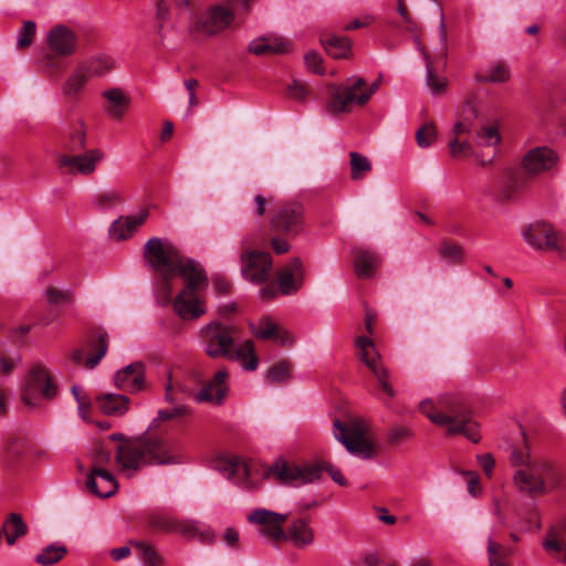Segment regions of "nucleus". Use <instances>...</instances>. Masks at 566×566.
<instances>
[{
  "instance_id": "1",
  "label": "nucleus",
  "mask_w": 566,
  "mask_h": 566,
  "mask_svg": "<svg viewBox=\"0 0 566 566\" xmlns=\"http://www.w3.org/2000/svg\"><path fill=\"white\" fill-rule=\"evenodd\" d=\"M143 258L155 273V289L163 305L171 303L172 280L179 275L184 289L172 301L176 314L187 321L197 319L206 313L197 293L208 285L203 268L193 259L186 256L168 240L150 238L144 245Z\"/></svg>"
},
{
  "instance_id": "2",
  "label": "nucleus",
  "mask_w": 566,
  "mask_h": 566,
  "mask_svg": "<svg viewBox=\"0 0 566 566\" xmlns=\"http://www.w3.org/2000/svg\"><path fill=\"white\" fill-rule=\"evenodd\" d=\"M109 439L117 441L115 461L120 471L129 476L149 465H169L180 462L178 441L166 434L145 433L126 437L116 432Z\"/></svg>"
},
{
  "instance_id": "3",
  "label": "nucleus",
  "mask_w": 566,
  "mask_h": 566,
  "mask_svg": "<svg viewBox=\"0 0 566 566\" xmlns=\"http://www.w3.org/2000/svg\"><path fill=\"white\" fill-rule=\"evenodd\" d=\"M419 409L429 420L440 427H447L448 436L463 434L473 443L481 440L479 424L473 420L472 410L460 398L446 395L437 405L430 399L419 403Z\"/></svg>"
},
{
  "instance_id": "4",
  "label": "nucleus",
  "mask_w": 566,
  "mask_h": 566,
  "mask_svg": "<svg viewBox=\"0 0 566 566\" xmlns=\"http://www.w3.org/2000/svg\"><path fill=\"white\" fill-rule=\"evenodd\" d=\"M233 327L221 323H211L207 326L206 353L212 357H228L239 360L245 370H255L259 364L252 340H245L235 350H231L234 343Z\"/></svg>"
},
{
  "instance_id": "5",
  "label": "nucleus",
  "mask_w": 566,
  "mask_h": 566,
  "mask_svg": "<svg viewBox=\"0 0 566 566\" xmlns=\"http://www.w3.org/2000/svg\"><path fill=\"white\" fill-rule=\"evenodd\" d=\"M323 470L327 471L337 484L342 486L347 485V481L343 476L342 472L331 464H312L301 467L282 460L272 464L266 470L265 475L281 484L300 486L319 480Z\"/></svg>"
},
{
  "instance_id": "6",
  "label": "nucleus",
  "mask_w": 566,
  "mask_h": 566,
  "mask_svg": "<svg viewBox=\"0 0 566 566\" xmlns=\"http://www.w3.org/2000/svg\"><path fill=\"white\" fill-rule=\"evenodd\" d=\"M378 87L377 81L367 87L363 77L347 78L342 85H329L327 109L334 115L349 113L354 106L365 105Z\"/></svg>"
},
{
  "instance_id": "7",
  "label": "nucleus",
  "mask_w": 566,
  "mask_h": 566,
  "mask_svg": "<svg viewBox=\"0 0 566 566\" xmlns=\"http://www.w3.org/2000/svg\"><path fill=\"white\" fill-rule=\"evenodd\" d=\"M367 428L364 421L352 419L348 422L334 421V436L345 448L354 454L370 459L374 455V447L366 439Z\"/></svg>"
},
{
  "instance_id": "8",
  "label": "nucleus",
  "mask_w": 566,
  "mask_h": 566,
  "mask_svg": "<svg viewBox=\"0 0 566 566\" xmlns=\"http://www.w3.org/2000/svg\"><path fill=\"white\" fill-rule=\"evenodd\" d=\"M522 235L525 242L539 251H554L559 258H566V237L549 223L537 221L528 224Z\"/></svg>"
},
{
  "instance_id": "9",
  "label": "nucleus",
  "mask_w": 566,
  "mask_h": 566,
  "mask_svg": "<svg viewBox=\"0 0 566 566\" xmlns=\"http://www.w3.org/2000/svg\"><path fill=\"white\" fill-rule=\"evenodd\" d=\"M146 523L153 533H178L189 539L199 537L201 542L210 537V532H201L193 521L177 520L163 512L149 513Z\"/></svg>"
},
{
  "instance_id": "10",
  "label": "nucleus",
  "mask_w": 566,
  "mask_h": 566,
  "mask_svg": "<svg viewBox=\"0 0 566 566\" xmlns=\"http://www.w3.org/2000/svg\"><path fill=\"white\" fill-rule=\"evenodd\" d=\"M305 208L300 201L281 203L271 220L272 228L287 237H296L305 229Z\"/></svg>"
},
{
  "instance_id": "11",
  "label": "nucleus",
  "mask_w": 566,
  "mask_h": 566,
  "mask_svg": "<svg viewBox=\"0 0 566 566\" xmlns=\"http://www.w3.org/2000/svg\"><path fill=\"white\" fill-rule=\"evenodd\" d=\"M251 0H232L231 8L216 6L203 13L197 22L200 32L214 35L228 28L234 19V11L249 10Z\"/></svg>"
},
{
  "instance_id": "12",
  "label": "nucleus",
  "mask_w": 566,
  "mask_h": 566,
  "mask_svg": "<svg viewBox=\"0 0 566 566\" xmlns=\"http://www.w3.org/2000/svg\"><path fill=\"white\" fill-rule=\"evenodd\" d=\"M360 360L371 370L382 391L394 398L396 391L389 382V373L380 360V355L375 348L374 342L367 336H360L356 340Z\"/></svg>"
},
{
  "instance_id": "13",
  "label": "nucleus",
  "mask_w": 566,
  "mask_h": 566,
  "mask_svg": "<svg viewBox=\"0 0 566 566\" xmlns=\"http://www.w3.org/2000/svg\"><path fill=\"white\" fill-rule=\"evenodd\" d=\"M105 155L101 149L93 148L75 154H59L56 164L63 174L91 175L96 166L104 159Z\"/></svg>"
},
{
  "instance_id": "14",
  "label": "nucleus",
  "mask_w": 566,
  "mask_h": 566,
  "mask_svg": "<svg viewBox=\"0 0 566 566\" xmlns=\"http://www.w3.org/2000/svg\"><path fill=\"white\" fill-rule=\"evenodd\" d=\"M56 395V387L52 382L49 371L41 365H34L29 373L25 389L22 394V401L25 405L34 406L33 399L41 396L52 399Z\"/></svg>"
},
{
  "instance_id": "15",
  "label": "nucleus",
  "mask_w": 566,
  "mask_h": 566,
  "mask_svg": "<svg viewBox=\"0 0 566 566\" xmlns=\"http://www.w3.org/2000/svg\"><path fill=\"white\" fill-rule=\"evenodd\" d=\"M241 272L244 279L253 283L268 281L272 271V258L269 252L248 250L241 254Z\"/></svg>"
},
{
  "instance_id": "16",
  "label": "nucleus",
  "mask_w": 566,
  "mask_h": 566,
  "mask_svg": "<svg viewBox=\"0 0 566 566\" xmlns=\"http://www.w3.org/2000/svg\"><path fill=\"white\" fill-rule=\"evenodd\" d=\"M248 521L252 524H256L259 526V533L268 537L272 543L283 541V524L286 522L285 514H280L266 509H256L249 514Z\"/></svg>"
},
{
  "instance_id": "17",
  "label": "nucleus",
  "mask_w": 566,
  "mask_h": 566,
  "mask_svg": "<svg viewBox=\"0 0 566 566\" xmlns=\"http://www.w3.org/2000/svg\"><path fill=\"white\" fill-rule=\"evenodd\" d=\"M46 42L52 53L67 57L76 52L78 36L70 28L59 24L49 31Z\"/></svg>"
},
{
  "instance_id": "18",
  "label": "nucleus",
  "mask_w": 566,
  "mask_h": 566,
  "mask_svg": "<svg viewBox=\"0 0 566 566\" xmlns=\"http://www.w3.org/2000/svg\"><path fill=\"white\" fill-rule=\"evenodd\" d=\"M114 385L117 389L128 394H136L145 389V365L134 361L114 375Z\"/></svg>"
},
{
  "instance_id": "19",
  "label": "nucleus",
  "mask_w": 566,
  "mask_h": 566,
  "mask_svg": "<svg viewBox=\"0 0 566 566\" xmlns=\"http://www.w3.org/2000/svg\"><path fill=\"white\" fill-rule=\"evenodd\" d=\"M556 153L546 147H535L528 150L522 160V167L527 176H536L553 168L557 163Z\"/></svg>"
},
{
  "instance_id": "20",
  "label": "nucleus",
  "mask_w": 566,
  "mask_h": 566,
  "mask_svg": "<svg viewBox=\"0 0 566 566\" xmlns=\"http://www.w3.org/2000/svg\"><path fill=\"white\" fill-rule=\"evenodd\" d=\"M228 371L219 369L213 378L205 384V386L195 395L198 402H209L212 405H221L229 391L227 385Z\"/></svg>"
},
{
  "instance_id": "21",
  "label": "nucleus",
  "mask_w": 566,
  "mask_h": 566,
  "mask_svg": "<svg viewBox=\"0 0 566 566\" xmlns=\"http://www.w3.org/2000/svg\"><path fill=\"white\" fill-rule=\"evenodd\" d=\"M304 281V268L298 258H293L277 273V284L282 294L290 295L296 293Z\"/></svg>"
},
{
  "instance_id": "22",
  "label": "nucleus",
  "mask_w": 566,
  "mask_h": 566,
  "mask_svg": "<svg viewBox=\"0 0 566 566\" xmlns=\"http://www.w3.org/2000/svg\"><path fill=\"white\" fill-rule=\"evenodd\" d=\"M86 486L93 494L99 497L113 495L118 488L114 475L101 467H94L92 469L86 480Z\"/></svg>"
},
{
  "instance_id": "23",
  "label": "nucleus",
  "mask_w": 566,
  "mask_h": 566,
  "mask_svg": "<svg viewBox=\"0 0 566 566\" xmlns=\"http://www.w3.org/2000/svg\"><path fill=\"white\" fill-rule=\"evenodd\" d=\"M252 332L259 339H273L282 346L292 345L294 342L290 332L282 328L269 316L261 317L258 324L252 327Z\"/></svg>"
},
{
  "instance_id": "24",
  "label": "nucleus",
  "mask_w": 566,
  "mask_h": 566,
  "mask_svg": "<svg viewBox=\"0 0 566 566\" xmlns=\"http://www.w3.org/2000/svg\"><path fill=\"white\" fill-rule=\"evenodd\" d=\"M310 523L308 517L293 520L287 530L284 531L283 541L291 542L297 548L310 546L315 538L314 531Z\"/></svg>"
},
{
  "instance_id": "25",
  "label": "nucleus",
  "mask_w": 566,
  "mask_h": 566,
  "mask_svg": "<svg viewBox=\"0 0 566 566\" xmlns=\"http://www.w3.org/2000/svg\"><path fill=\"white\" fill-rule=\"evenodd\" d=\"M525 469L530 470L533 476H537L543 481L544 493L557 489L562 482L560 474L556 467L545 459L533 460Z\"/></svg>"
},
{
  "instance_id": "26",
  "label": "nucleus",
  "mask_w": 566,
  "mask_h": 566,
  "mask_svg": "<svg viewBox=\"0 0 566 566\" xmlns=\"http://www.w3.org/2000/svg\"><path fill=\"white\" fill-rule=\"evenodd\" d=\"M218 469L235 484L249 489L250 470L248 464L238 457L223 459L218 463Z\"/></svg>"
},
{
  "instance_id": "27",
  "label": "nucleus",
  "mask_w": 566,
  "mask_h": 566,
  "mask_svg": "<svg viewBox=\"0 0 566 566\" xmlns=\"http://www.w3.org/2000/svg\"><path fill=\"white\" fill-rule=\"evenodd\" d=\"M102 95L107 101L105 113L113 119H120L130 104V98L119 87L105 90Z\"/></svg>"
},
{
  "instance_id": "28",
  "label": "nucleus",
  "mask_w": 566,
  "mask_h": 566,
  "mask_svg": "<svg viewBox=\"0 0 566 566\" xmlns=\"http://www.w3.org/2000/svg\"><path fill=\"white\" fill-rule=\"evenodd\" d=\"M148 210H142L135 216L118 219L111 227V235L116 240H125L130 237L148 218Z\"/></svg>"
},
{
  "instance_id": "29",
  "label": "nucleus",
  "mask_w": 566,
  "mask_h": 566,
  "mask_svg": "<svg viewBox=\"0 0 566 566\" xmlns=\"http://www.w3.org/2000/svg\"><path fill=\"white\" fill-rule=\"evenodd\" d=\"M355 256V271L359 279L371 277L380 263L379 255L370 250L356 248L353 250Z\"/></svg>"
},
{
  "instance_id": "30",
  "label": "nucleus",
  "mask_w": 566,
  "mask_h": 566,
  "mask_svg": "<svg viewBox=\"0 0 566 566\" xmlns=\"http://www.w3.org/2000/svg\"><path fill=\"white\" fill-rule=\"evenodd\" d=\"M290 49V42L283 38H261L255 39L249 44V52L261 55H274L286 53Z\"/></svg>"
},
{
  "instance_id": "31",
  "label": "nucleus",
  "mask_w": 566,
  "mask_h": 566,
  "mask_svg": "<svg viewBox=\"0 0 566 566\" xmlns=\"http://www.w3.org/2000/svg\"><path fill=\"white\" fill-rule=\"evenodd\" d=\"M129 398L120 394H103L97 397L99 410L107 416H123L129 409Z\"/></svg>"
},
{
  "instance_id": "32",
  "label": "nucleus",
  "mask_w": 566,
  "mask_h": 566,
  "mask_svg": "<svg viewBox=\"0 0 566 566\" xmlns=\"http://www.w3.org/2000/svg\"><path fill=\"white\" fill-rule=\"evenodd\" d=\"M86 129L82 122L74 124L61 143L62 154L85 151Z\"/></svg>"
},
{
  "instance_id": "33",
  "label": "nucleus",
  "mask_w": 566,
  "mask_h": 566,
  "mask_svg": "<svg viewBox=\"0 0 566 566\" xmlns=\"http://www.w3.org/2000/svg\"><path fill=\"white\" fill-rule=\"evenodd\" d=\"M515 486L530 495H539L544 493V483L539 478L533 476L530 470L525 468L517 469L513 475Z\"/></svg>"
},
{
  "instance_id": "34",
  "label": "nucleus",
  "mask_w": 566,
  "mask_h": 566,
  "mask_svg": "<svg viewBox=\"0 0 566 566\" xmlns=\"http://www.w3.org/2000/svg\"><path fill=\"white\" fill-rule=\"evenodd\" d=\"M91 78L80 63L63 83L62 91L69 97H76Z\"/></svg>"
},
{
  "instance_id": "35",
  "label": "nucleus",
  "mask_w": 566,
  "mask_h": 566,
  "mask_svg": "<svg viewBox=\"0 0 566 566\" xmlns=\"http://www.w3.org/2000/svg\"><path fill=\"white\" fill-rule=\"evenodd\" d=\"M326 53L333 59H347L352 55V42L346 36L334 35L321 40Z\"/></svg>"
},
{
  "instance_id": "36",
  "label": "nucleus",
  "mask_w": 566,
  "mask_h": 566,
  "mask_svg": "<svg viewBox=\"0 0 566 566\" xmlns=\"http://www.w3.org/2000/svg\"><path fill=\"white\" fill-rule=\"evenodd\" d=\"M474 78L479 83H504L510 78V70L506 64L497 62L476 72Z\"/></svg>"
},
{
  "instance_id": "37",
  "label": "nucleus",
  "mask_w": 566,
  "mask_h": 566,
  "mask_svg": "<svg viewBox=\"0 0 566 566\" xmlns=\"http://www.w3.org/2000/svg\"><path fill=\"white\" fill-rule=\"evenodd\" d=\"M2 531L6 535L7 543L13 545L19 537L28 532V526L19 514L11 513L4 521Z\"/></svg>"
},
{
  "instance_id": "38",
  "label": "nucleus",
  "mask_w": 566,
  "mask_h": 566,
  "mask_svg": "<svg viewBox=\"0 0 566 566\" xmlns=\"http://www.w3.org/2000/svg\"><path fill=\"white\" fill-rule=\"evenodd\" d=\"M67 554V548L61 543H53L42 548L34 557L36 564L51 566L60 562Z\"/></svg>"
},
{
  "instance_id": "39",
  "label": "nucleus",
  "mask_w": 566,
  "mask_h": 566,
  "mask_svg": "<svg viewBox=\"0 0 566 566\" xmlns=\"http://www.w3.org/2000/svg\"><path fill=\"white\" fill-rule=\"evenodd\" d=\"M81 64L92 78L103 76L114 69L113 60L104 55L91 57Z\"/></svg>"
},
{
  "instance_id": "40",
  "label": "nucleus",
  "mask_w": 566,
  "mask_h": 566,
  "mask_svg": "<svg viewBox=\"0 0 566 566\" xmlns=\"http://www.w3.org/2000/svg\"><path fill=\"white\" fill-rule=\"evenodd\" d=\"M130 545L137 549L145 566H164L163 556L151 545L142 541H132Z\"/></svg>"
},
{
  "instance_id": "41",
  "label": "nucleus",
  "mask_w": 566,
  "mask_h": 566,
  "mask_svg": "<svg viewBox=\"0 0 566 566\" xmlns=\"http://www.w3.org/2000/svg\"><path fill=\"white\" fill-rule=\"evenodd\" d=\"M422 55L426 60V69H427V76H426V83L427 86L430 88V91L433 94H441L446 91L448 81L444 76H440L436 73L427 51L422 50Z\"/></svg>"
},
{
  "instance_id": "42",
  "label": "nucleus",
  "mask_w": 566,
  "mask_h": 566,
  "mask_svg": "<svg viewBox=\"0 0 566 566\" xmlns=\"http://www.w3.org/2000/svg\"><path fill=\"white\" fill-rule=\"evenodd\" d=\"M478 117L476 108L468 103L463 107L462 118L459 119L453 127V135L460 139L461 135L470 134L473 127V120Z\"/></svg>"
},
{
  "instance_id": "43",
  "label": "nucleus",
  "mask_w": 566,
  "mask_h": 566,
  "mask_svg": "<svg viewBox=\"0 0 566 566\" xmlns=\"http://www.w3.org/2000/svg\"><path fill=\"white\" fill-rule=\"evenodd\" d=\"M478 117L476 108L468 103L463 107L462 118L459 119L453 127V135L460 139L461 135L470 134L473 127V120Z\"/></svg>"
},
{
  "instance_id": "44",
  "label": "nucleus",
  "mask_w": 566,
  "mask_h": 566,
  "mask_svg": "<svg viewBox=\"0 0 566 566\" xmlns=\"http://www.w3.org/2000/svg\"><path fill=\"white\" fill-rule=\"evenodd\" d=\"M92 348L95 350V353L91 354L84 361V365L90 369L95 368L99 364L102 358L106 355L108 348L107 334L99 333L96 342L92 343Z\"/></svg>"
},
{
  "instance_id": "45",
  "label": "nucleus",
  "mask_w": 566,
  "mask_h": 566,
  "mask_svg": "<svg viewBox=\"0 0 566 566\" xmlns=\"http://www.w3.org/2000/svg\"><path fill=\"white\" fill-rule=\"evenodd\" d=\"M292 377V364L289 360H281L269 368L266 379L273 384H283Z\"/></svg>"
},
{
  "instance_id": "46",
  "label": "nucleus",
  "mask_w": 566,
  "mask_h": 566,
  "mask_svg": "<svg viewBox=\"0 0 566 566\" xmlns=\"http://www.w3.org/2000/svg\"><path fill=\"white\" fill-rule=\"evenodd\" d=\"M489 566H507L506 558L513 554L511 548H505L493 539L488 542Z\"/></svg>"
},
{
  "instance_id": "47",
  "label": "nucleus",
  "mask_w": 566,
  "mask_h": 566,
  "mask_svg": "<svg viewBox=\"0 0 566 566\" xmlns=\"http://www.w3.org/2000/svg\"><path fill=\"white\" fill-rule=\"evenodd\" d=\"M350 157V177L353 180H360L371 170V164L367 157L352 151Z\"/></svg>"
},
{
  "instance_id": "48",
  "label": "nucleus",
  "mask_w": 566,
  "mask_h": 566,
  "mask_svg": "<svg viewBox=\"0 0 566 566\" xmlns=\"http://www.w3.org/2000/svg\"><path fill=\"white\" fill-rule=\"evenodd\" d=\"M44 296L50 305H67L74 302L75 295L71 290H60L55 286H49L44 291Z\"/></svg>"
},
{
  "instance_id": "49",
  "label": "nucleus",
  "mask_w": 566,
  "mask_h": 566,
  "mask_svg": "<svg viewBox=\"0 0 566 566\" xmlns=\"http://www.w3.org/2000/svg\"><path fill=\"white\" fill-rule=\"evenodd\" d=\"M543 547L552 557L566 564V544L564 539L546 535Z\"/></svg>"
},
{
  "instance_id": "50",
  "label": "nucleus",
  "mask_w": 566,
  "mask_h": 566,
  "mask_svg": "<svg viewBox=\"0 0 566 566\" xmlns=\"http://www.w3.org/2000/svg\"><path fill=\"white\" fill-rule=\"evenodd\" d=\"M36 25L33 21L28 20L23 22L22 28L18 32L17 46L20 50L29 48L35 38Z\"/></svg>"
},
{
  "instance_id": "51",
  "label": "nucleus",
  "mask_w": 566,
  "mask_h": 566,
  "mask_svg": "<svg viewBox=\"0 0 566 566\" xmlns=\"http://www.w3.org/2000/svg\"><path fill=\"white\" fill-rule=\"evenodd\" d=\"M437 139V129L432 123L422 125L416 132V140L419 147L427 148Z\"/></svg>"
},
{
  "instance_id": "52",
  "label": "nucleus",
  "mask_w": 566,
  "mask_h": 566,
  "mask_svg": "<svg viewBox=\"0 0 566 566\" xmlns=\"http://www.w3.org/2000/svg\"><path fill=\"white\" fill-rule=\"evenodd\" d=\"M441 258L450 263H461L463 261V250L459 244L443 242L439 249Z\"/></svg>"
},
{
  "instance_id": "53",
  "label": "nucleus",
  "mask_w": 566,
  "mask_h": 566,
  "mask_svg": "<svg viewBox=\"0 0 566 566\" xmlns=\"http://www.w3.org/2000/svg\"><path fill=\"white\" fill-rule=\"evenodd\" d=\"M476 139L480 145L495 146L500 143L501 137L495 126H484L476 133Z\"/></svg>"
},
{
  "instance_id": "54",
  "label": "nucleus",
  "mask_w": 566,
  "mask_h": 566,
  "mask_svg": "<svg viewBox=\"0 0 566 566\" xmlns=\"http://www.w3.org/2000/svg\"><path fill=\"white\" fill-rule=\"evenodd\" d=\"M187 412H188V408L186 406H177L170 410L169 409L159 410L158 417L153 420L150 428H156L158 426V423L161 421H168L171 419L181 418L185 415H187Z\"/></svg>"
},
{
  "instance_id": "55",
  "label": "nucleus",
  "mask_w": 566,
  "mask_h": 566,
  "mask_svg": "<svg viewBox=\"0 0 566 566\" xmlns=\"http://www.w3.org/2000/svg\"><path fill=\"white\" fill-rule=\"evenodd\" d=\"M450 154L454 158L467 157L472 153L471 145L467 140L453 137L449 142Z\"/></svg>"
},
{
  "instance_id": "56",
  "label": "nucleus",
  "mask_w": 566,
  "mask_h": 566,
  "mask_svg": "<svg viewBox=\"0 0 566 566\" xmlns=\"http://www.w3.org/2000/svg\"><path fill=\"white\" fill-rule=\"evenodd\" d=\"M175 6L176 8H185L188 6V0H158L157 1V18L165 21L168 18L169 9Z\"/></svg>"
},
{
  "instance_id": "57",
  "label": "nucleus",
  "mask_w": 566,
  "mask_h": 566,
  "mask_svg": "<svg viewBox=\"0 0 566 566\" xmlns=\"http://www.w3.org/2000/svg\"><path fill=\"white\" fill-rule=\"evenodd\" d=\"M285 94L291 99L303 102L308 94V88L304 83L293 80L292 83L287 85Z\"/></svg>"
},
{
  "instance_id": "58",
  "label": "nucleus",
  "mask_w": 566,
  "mask_h": 566,
  "mask_svg": "<svg viewBox=\"0 0 566 566\" xmlns=\"http://www.w3.org/2000/svg\"><path fill=\"white\" fill-rule=\"evenodd\" d=\"M510 461L513 467H517L518 469L526 468V465L533 461L530 455L527 444L525 443L524 450L513 449L510 455Z\"/></svg>"
},
{
  "instance_id": "59",
  "label": "nucleus",
  "mask_w": 566,
  "mask_h": 566,
  "mask_svg": "<svg viewBox=\"0 0 566 566\" xmlns=\"http://www.w3.org/2000/svg\"><path fill=\"white\" fill-rule=\"evenodd\" d=\"M412 436H413V433H412L411 429H409L407 427L399 426V427L391 428L389 430L388 440L390 443L397 444L405 440L410 439Z\"/></svg>"
},
{
  "instance_id": "60",
  "label": "nucleus",
  "mask_w": 566,
  "mask_h": 566,
  "mask_svg": "<svg viewBox=\"0 0 566 566\" xmlns=\"http://www.w3.org/2000/svg\"><path fill=\"white\" fill-rule=\"evenodd\" d=\"M526 185V177L522 175H515L509 182L504 190L503 197L505 200H510L514 192L520 191Z\"/></svg>"
},
{
  "instance_id": "61",
  "label": "nucleus",
  "mask_w": 566,
  "mask_h": 566,
  "mask_svg": "<svg viewBox=\"0 0 566 566\" xmlns=\"http://www.w3.org/2000/svg\"><path fill=\"white\" fill-rule=\"evenodd\" d=\"M397 11L402 18L403 22L407 24L406 29L409 32H416L418 30L417 23L412 20L407 6L405 4L403 0H398L397 2Z\"/></svg>"
},
{
  "instance_id": "62",
  "label": "nucleus",
  "mask_w": 566,
  "mask_h": 566,
  "mask_svg": "<svg viewBox=\"0 0 566 566\" xmlns=\"http://www.w3.org/2000/svg\"><path fill=\"white\" fill-rule=\"evenodd\" d=\"M307 69L317 74H323L324 70L321 67L322 57L316 52H308L304 56Z\"/></svg>"
},
{
  "instance_id": "63",
  "label": "nucleus",
  "mask_w": 566,
  "mask_h": 566,
  "mask_svg": "<svg viewBox=\"0 0 566 566\" xmlns=\"http://www.w3.org/2000/svg\"><path fill=\"white\" fill-rule=\"evenodd\" d=\"M375 21V18L371 14H365L361 18L354 19L344 25V30L352 31L360 28H366L370 25Z\"/></svg>"
},
{
  "instance_id": "64",
  "label": "nucleus",
  "mask_w": 566,
  "mask_h": 566,
  "mask_svg": "<svg viewBox=\"0 0 566 566\" xmlns=\"http://www.w3.org/2000/svg\"><path fill=\"white\" fill-rule=\"evenodd\" d=\"M547 535L557 537L560 539H566V516L558 522H556L554 525H552L547 532Z\"/></svg>"
}]
</instances>
